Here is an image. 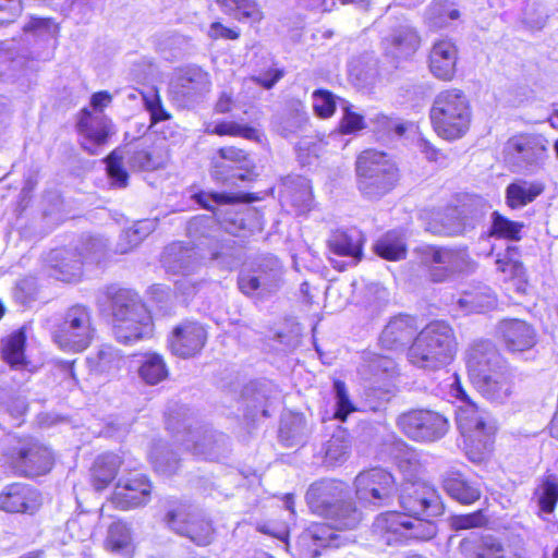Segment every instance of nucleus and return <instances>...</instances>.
Instances as JSON below:
<instances>
[{
  "label": "nucleus",
  "instance_id": "f257e3e1",
  "mask_svg": "<svg viewBox=\"0 0 558 558\" xmlns=\"http://www.w3.org/2000/svg\"><path fill=\"white\" fill-rule=\"evenodd\" d=\"M96 304L99 308L110 305L113 333L119 342L132 344L151 335V316L134 290L107 286L97 291Z\"/></svg>",
  "mask_w": 558,
  "mask_h": 558
},
{
  "label": "nucleus",
  "instance_id": "f03ea898",
  "mask_svg": "<svg viewBox=\"0 0 558 558\" xmlns=\"http://www.w3.org/2000/svg\"><path fill=\"white\" fill-rule=\"evenodd\" d=\"M343 483L336 480H320L306 492L310 510L340 529H355L362 520L361 512L352 501L345 500Z\"/></svg>",
  "mask_w": 558,
  "mask_h": 558
},
{
  "label": "nucleus",
  "instance_id": "7ed1b4c3",
  "mask_svg": "<svg viewBox=\"0 0 558 558\" xmlns=\"http://www.w3.org/2000/svg\"><path fill=\"white\" fill-rule=\"evenodd\" d=\"M456 340L452 328L445 322L436 320L426 325L413 339L408 349L409 362L423 369H439L453 359Z\"/></svg>",
  "mask_w": 558,
  "mask_h": 558
},
{
  "label": "nucleus",
  "instance_id": "20e7f679",
  "mask_svg": "<svg viewBox=\"0 0 558 558\" xmlns=\"http://www.w3.org/2000/svg\"><path fill=\"white\" fill-rule=\"evenodd\" d=\"M451 393L462 402L457 410V425L462 435L475 448V451L471 449L468 452L469 458L474 462H481L490 450V436L496 430L495 422L487 412L480 410L470 400L457 375L451 384Z\"/></svg>",
  "mask_w": 558,
  "mask_h": 558
},
{
  "label": "nucleus",
  "instance_id": "39448f33",
  "mask_svg": "<svg viewBox=\"0 0 558 558\" xmlns=\"http://www.w3.org/2000/svg\"><path fill=\"white\" fill-rule=\"evenodd\" d=\"M399 469L407 477L400 495L397 496L403 510L400 514L405 517L423 515L427 518L440 515L444 511V506L436 489L425 482L414 480L421 469L415 454L409 453L408 458L400 459Z\"/></svg>",
  "mask_w": 558,
  "mask_h": 558
},
{
  "label": "nucleus",
  "instance_id": "423d86ee",
  "mask_svg": "<svg viewBox=\"0 0 558 558\" xmlns=\"http://www.w3.org/2000/svg\"><path fill=\"white\" fill-rule=\"evenodd\" d=\"M429 117L438 136L454 141L468 132L472 113L464 93L452 88L442 90L435 97Z\"/></svg>",
  "mask_w": 558,
  "mask_h": 558
},
{
  "label": "nucleus",
  "instance_id": "0eeeda50",
  "mask_svg": "<svg viewBox=\"0 0 558 558\" xmlns=\"http://www.w3.org/2000/svg\"><path fill=\"white\" fill-rule=\"evenodd\" d=\"M357 187L369 199L380 198L398 181L396 163L387 154L375 149L362 151L355 162Z\"/></svg>",
  "mask_w": 558,
  "mask_h": 558
},
{
  "label": "nucleus",
  "instance_id": "6e6552de",
  "mask_svg": "<svg viewBox=\"0 0 558 558\" xmlns=\"http://www.w3.org/2000/svg\"><path fill=\"white\" fill-rule=\"evenodd\" d=\"M423 515L405 517L398 511H388L377 515L373 523V533L386 545H399L409 539H429L437 533L432 520Z\"/></svg>",
  "mask_w": 558,
  "mask_h": 558
},
{
  "label": "nucleus",
  "instance_id": "1a4fd4ad",
  "mask_svg": "<svg viewBox=\"0 0 558 558\" xmlns=\"http://www.w3.org/2000/svg\"><path fill=\"white\" fill-rule=\"evenodd\" d=\"M504 156L513 172L537 174L549 158L547 141L539 134L514 135L507 141Z\"/></svg>",
  "mask_w": 558,
  "mask_h": 558
},
{
  "label": "nucleus",
  "instance_id": "9d476101",
  "mask_svg": "<svg viewBox=\"0 0 558 558\" xmlns=\"http://www.w3.org/2000/svg\"><path fill=\"white\" fill-rule=\"evenodd\" d=\"M52 337L62 350L73 352L85 350L94 337L88 307L80 304L69 307L62 320L54 327Z\"/></svg>",
  "mask_w": 558,
  "mask_h": 558
},
{
  "label": "nucleus",
  "instance_id": "9b49d317",
  "mask_svg": "<svg viewBox=\"0 0 558 558\" xmlns=\"http://www.w3.org/2000/svg\"><path fill=\"white\" fill-rule=\"evenodd\" d=\"M165 522L171 531L198 546L209 545L213 541L214 529L210 521L186 502L171 501Z\"/></svg>",
  "mask_w": 558,
  "mask_h": 558
},
{
  "label": "nucleus",
  "instance_id": "f8f14e48",
  "mask_svg": "<svg viewBox=\"0 0 558 558\" xmlns=\"http://www.w3.org/2000/svg\"><path fill=\"white\" fill-rule=\"evenodd\" d=\"M354 486L357 500L365 507H390L398 496L395 477L381 468L360 472Z\"/></svg>",
  "mask_w": 558,
  "mask_h": 558
},
{
  "label": "nucleus",
  "instance_id": "ddd939ff",
  "mask_svg": "<svg viewBox=\"0 0 558 558\" xmlns=\"http://www.w3.org/2000/svg\"><path fill=\"white\" fill-rule=\"evenodd\" d=\"M397 426L408 438L420 442L437 441L447 434L449 428L444 415L423 409L400 414Z\"/></svg>",
  "mask_w": 558,
  "mask_h": 558
},
{
  "label": "nucleus",
  "instance_id": "4468645a",
  "mask_svg": "<svg viewBox=\"0 0 558 558\" xmlns=\"http://www.w3.org/2000/svg\"><path fill=\"white\" fill-rule=\"evenodd\" d=\"M420 256L422 263L430 267L429 275L434 282H442L456 272L472 268V259L465 250L425 245L420 248Z\"/></svg>",
  "mask_w": 558,
  "mask_h": 558
},
{
  "label": "nucleus",
  "instance_id": "2eb2a0df",
  "mask_svg": "<svg viewBox=\"0 0 558 558\" xmlns=\"http://www.w3.org/2000/svg\"><path fill=\"white\" fill-rule=\"evenodd\" d=\"M52 453L44 444L34 438L21 439L12 448L10 464L16 474L35 477L50 471Z\"/></svg>",
  "mask_w": 558,
  "mask_h": 558
},
{
  "label": "nucleus",
  "instance_id": "dca6fc26",
  "mask_svg": "<svg viewBox=\"0 0 558 558\" xmlns=\"http://www.w3.org/2000/svg\"><path fill=\"white\" fill-rule=\"evenodd\" d=\"M207 341V332L203 325L196 322H183L178 325L168 339L172 354L190 359L197 355Z\"/></svg>",
  "mask_w": 558,
  "mask_h": 558
},
{
  "label": "nucleus",
  "instance_id": "f3484780",
  "mask_svg": "<svg viewBox=\"0 0 558 558\" xmlns=\"http://www.w3.org/2000/svg\"><path fill=\"white\" fill-rule=\"evenodd\" d=\"M77 130L82 140V147L90 155H99L102 146L112 133L111 121L102 112L82 110L77 122Z\"/></svg>",
  "mask_w": 558,
  "mask_h": 558
},
{
  "label": "nucleus",
  "instance_id": "a211bd4d",
  "mask_svg": "<svg viewBox=\"0 0 558 558\" xmlns=\"http://www.w3.org/2000/svg\"><path fill=\"white\" fill-rule=\"evenodd\" d=\"M496 335L506 349L513 353L531 350L537 342V332L527 322L519 318H504L496 325Z\"/></svg>",
  "mask_w": 558,
  "mask_h": 558
},
{
  "label": "nucleus",
  "instance_id": "6ab92c4d",
  "mask_svg": "<svg viewBox=\"0 0 558 558\" xmlns=\"http://www.w3.org/2000/svg\"><path fill=\"white\" fill-rule=\"evenodd\" d=\"M363 242L362 232L355 228L333 231L327 241L330 252L338 256L349 257L350 262L344 263L330 258L332 267L342 271L348 266H355L363 256Z\"/></svg>",
  "mask_w": 558,
  "mask_h": 558
},
{
  "label": "nucleus",
  "instance_id": "aec40b11",
  "mask_svg": "<svg viewBox=\"0 0 558 558\" xmlns=\"http://www.w3.org/2000/svg\"><path fill=\"white\" fill-rule=\"evenodd\" d=\"M151 495V484L146 475L136 473L119 480L112 502L121 510L146 505Z\"/></svg>",
  "mask_w": 558,
  "mask_h": 558
},
{
  "label": "nucleus",
  "instance_id": "412c9836",
  "mask_svg": "<svg viewBox=\"0 0 558 558\" xmlns=\"http://www.w3.org/2000/svg\"><path fill=\"white\" fill-rule=\"evenodd\" d=\"M506 366L495 344L489 340L474 342L466 352V367L471 381Z\"/></svg>",
  "mask_w": 558,
  "mask_h": 558
},
{
  "label": "nucleus",
  "instance_id": "4be33fe9",
  "mask_svg": "<svg viewBox=\"0 0 558 558\" xmlns=\"http://www.w3.org/2000/svg\"><path fill=\"white\" fill-rule=\"evenodd\" d=\"M40 506V494L25 483L5 485L0 493V510L8 513L34 512Z\"/></svg>",
  "mask_w": 558,
  "mask_h": 558
},
{
  "label": "nucleus",
  "instance_id": "5701e85b",
  "mask_svg": "<svg viewBox=\"0 0 558 558\" xmlns=\"http://www.w3.org/2000/svg\"><path fill=\"white\" fill-rule=\"evenodd\" d=\"M190 438L182 439L186 450L208 460H218L229 452V438L227 435L205 429L204 432L187 430Z\"/></svg>",
  "mask_w": 558,
  "mask_h": 558
},
{
  "label": "nucleus",
  "instance_id": "b1692460",
  "mask_svg": "<svg viewBox=\"0 0 558 558\" xmlns=\"http://www.w3.org/2000/svg\"><path fill=\"white\" fill-rule=\"evenodd\" d=\"M513 379V374L504 366L472 383L476 390L487 400L504 403L514 391Z\"/></svg>",
  "mask_w": 558,
  "mask_h": 558
},
{
  "label": "nucleus",
  "instance_id": "393cba45",
  "mask_svg": "<svg viewBox=\"0 0 558 558\" xmlns=\"http://www.w3.org/2000/svg\"><path fill=\"white\" fill-rule=\"evenodd\" d=\"M209 88V75L198 66H189L183 69L177 78L170 84L171 94L182 100H193L207 93Z\"/></svg>",
  "mask_w": 558,
  "mask_h": 558
},
{
  "label": "nucleus",
  "instance_id": "a878e982",
  "mask_svg": "<svg viewBox=\"0 0 558 558\" xmlns=\"http://www.w3.org/2000/svg\"><path fill=\"white\" fill-rule=\"evenodd\" d=\"M83 262L72 248L52 250L47 257L50 277L64 282L76 281L82 275Z\"/></svg>",
  "mask_w": 558,
  "mask_h": 558
},
{
  "label": "nucleus",
  "instance_id": "bb28decb",
  "mask_svg": "<svg viewBox=\"0 0 558 558\" xmlns=\"http://www.w3.org/2000/svg\"><path fill=\"white\" fill-rule=\"evenodd\" d=\"M420 36L410 24H400L383 40L386 54L395 59H407L420 47Z\"/></svg>",
  "mask_w": 558,
  "mask_h": 558
},
{
  "label": "nucleus",
  "instance_id": "cd10ccee",
  "mask_svg": "<svg viewBox=\"0 0 558 558\" xmlns=\"http://www.w3.org/2000/svg\"><path fill=\"white\" fill-rule=\"evenodd\" d=\"M417 331L416 319L410 315H397L390 318L380 333L383 348L396 350L407 345Z\"/></svg>",
  "mask_w": 558,
  "mask_h": 558
},
{
  "label": "nucleus",
  "instance_id": "c85d7f7f",
  "mask_svg": "<svg viewBox=\"0 0 558 558\" xmlns=\"http://www.w3.org/2000/svg\"><path fill=\"white\" fill-rule=\"evenodd\" d=\"M458 50L450 40H439L434 44L429 53V70L442 81H451L456 74Z\"/></svg>",
  "mask_w": 558,
  "mask_h": 558
},
{
  "label": "nucleus",
  "instance_id": "c756f323",
  "mask_svg": "<svg viewBox=\"0 0 558 558\" xmlns=\"http://www.w3.org/2000/svg\"><path fill=\"white\" fill-rule=\"evenodd\" d=\"M208 254L209 259L221 270L232 271L242 263V247L231 239L210 243Z\"/></svg>",
  "mask_w": 558,
  "mask_h": 558
},
{
  "label": "nucleus",
  "instance_id": "7c9ffc66",
  "mask_svg": "<svg viewBox=\"0 0 558 558\" xmlns=\"http://www.w3.org/2000/svg\"><path fill=\"white\" fill-rule=\"evenodd\" d=\"M163 263L168 271L183 276L193 272L199 266L196 252L181 244L167 247Z\"/></svg>",
  "mask_w": 558,
  "mask_h": 558
},
{
  "label": "nucleus",
  "instance_id": "2f4dec72",
  "mask_svg": "<svg viewBox=\"0 0 558 558\" xmlns=\"http://www.w3.org/2000/svg\"><path fill=\"white\" fill-rule=\"evenodd\" d=\"M544 183L538 181L529 182L525 180H520L510 183L506 187V204L511 209L522 208L525 205L532 203L544 192Z\"/></svg>",
  "mask_w": 558,
  "mask_h": 558
},
{
  "label": "nucleus",
  "instance_id": "473e14b6",
  "mask_svg": "<svg viewBox=\"0 0 558 558\" xmlns=\"http://www.w3.org/2000/svg\"><path fill=\"white\" fill-rule=\"evenodd\" d=\"M121 458L112 452L99 456L90 470L92 484L96 490L105 489L117 476Z\"/></svg>",
  "mask_w": 558,
  "mask_h": 558
},
{
  "label": "nucleus",
  "instance_id": "72a5a7b5",
  "mask_svg": "<svg viewBox=\"0 0 558 558\" xmlns=\"http://www.w3.org/2000/svg\"><path fill=\"white\" fill-rule=\"evenodd\" d=\"M496 304V298L487 287H480L471 291H465L457 300V305L465 314L483 313L494 308Z\"/></svg>",
  "mask_w": 558,
  "mask_h": 558
},
{
  "label": "nucleus",
  "instance_id": "f704fd0d",
  "mask_svg": "<svg viewBox=\"0 0 558 558\" xmlns=\"http://www.w3.org/2000/svg\"><path fill=\"white\" fill-rule=\"evenodd\" d=\"M442 486L450 497L461 504H472L481 496L478 488L457 472L447 473L444 476Z\"/></svg>",
  "mask_w": 558,
  "mask_h": 558
},
{
  "label": "nucleus",
  "instance_id": "c9c22d12",
  "mask_svg": "<svg viewBox=\"0 0 558 558\" xmlns=\"http://www.w3.org/2000/svg\"><path fill=\"white\" fill-rule=\"evenodd\" d=\"M336 530H341L340 527L335 526L331 520H328L327 523H315L312 524L301 536V542L306 543L307 541H313L316 546L313 549V554L317 556L318 549L317 547L326 548V547H339L340 546V535L336 533Z\"/></svg>",
  "mask_w": 558,
  "mask_h": 558
},
{
  "label": "nucleus",
  "instance_id": "e433bc0d",
  "mask_svg": "<svg viewBox=\"0 0 558 558\" xmlns=\"http://www.w3.org/2000/svg\"><path fill=\"white\" fill-rule=\"evenodd\" d=\"M87 363L92 372L113 375L124 365V357L118 349L106 344L89 356Z\"/></svg>",
  "mask_w": 558,
  "mask_h": 558
},
{
  "label": "nucleus",
  "instance_id": "4c0bfd02",
  "mask_svg": "<svg viewBox=\"0 0 558 558\" xmlns=\"http://www.w3.org/2000/svg\"><path fill=\"white\" fill-rule=\"evenodd\" d=\"M254 271L258 279H260L263 294L268 296L279 290L282 281L283 268L278 258L274 256L265 257Z\"/></svg>",
  "mask_w": 558,
  "mask_h": 558
},
{
  "label": "nucleus",
  "instance_id": "58836bf2",
  "mask_svg": "<svg viewBox=\"0 0 558 558\" xmlns=\"http://www.w3.org/2000/svg\"><path fill=\"white\" fill-rule=\"evenodd\" d=\"M25 342L26 335L23 328L2 340V357L12 368L20 369L26 366Z\"/></svg>",
  "mask_w": 558,
  "mask_h": 558
},
{
  "label": "nucleus",
  "instance_id": "ea45409f",
  "mask_svg": "<svg viewBox=\"0 0 558 558\" xmlns=\"http://www.w3.org/2000/svg\"><path fill=\"white\" fill-rule=\"evenodd\" d=\"M126 162L133 170L151 171L160 167L161 161L153 154L144 140L131 144L125 151Z\"/></svg>",
  "mask_w": 558,
  "mask_h": 558
},
{
  "label": "nucleus",
  "instance_id": "a19ab883",
  "mask_svg": "<svg viewBox=\"0 0 558 558\" xmlns=\"http://www.w3.org/2000/svg\"><path fill=\"white\" fill-rule=\"evenodd\" d=\"M137 372L140 378L151 386L165 380L169 375L163 357L157 353L144 354Z\"/></svg>",
  "mask_w": 558,
  "mask_h": 558
},
{
  "label": "nucleus",
  "instance_id": "79ce46f5",
  "mask_svg": "<svg viewBox=\"0 0 558 558\" xmlns=\"http://www.w3.org/2000/svg\"><path fill=\"white\" fill-rule=\"evenodd\" d=\"M308 123L307 112L300 104L289 109L276 123V131L283 137L304 132Z\"/></svg>",
  "mask_w": 558,
  "mask_h": 558
},
{
  "label": "nucleus",
  "instance_id": "37998d69",
  "mask_svg": "<svg viewBox=\"0 0 558 558\" xmlns=\"http://www.w3.org/2000/svg\"><path fill=\"white\" fill-rule=\"evenodd\" d=\"M351 449L350 435L345 429H338L325 445V462L329 465L343 463Z\"/></svg>",
  "mask_w": 558,
  "mask_h": 558
},
{
  "label": "nucleus",
  "instance_id": "c03bdc74",
  "mask_svg": "<svg viewBox=\"0 0 558 558\" xmlns=\"http://www.w3.org/2000/svg\"><path fill=\"white\" fill-rule=\"evenodd\" d=\"M378 256L388 260H399L405 257L407 246L402 234L398 231H389L375 244Z\"/></svg>",
  "mask_w": 558,
  "mask_h": 558
},
{
  "label": "nucleus",
  "instance_id": "a18cd8bd",
  "mask_svg": "<svg viewBox=\"0 0 558 558\" xmlns=\"http://www.w3.org/2000/svg\"><path fill=\"white\" fill-rule=\"evenodd\" d=\"M460 12L452 8L449 0H436L429 4L425 13V20L433 29H439L448 25L449 21L457 20Z\"/></svg>",
  "mask_w": 558,
  "mask_h": 558
},
{
  "label": "nucleus",
  "instance_id": "49530a36",
  "mask_svg": "<svg viewBox=\"0 0 558 558\" xmlns=\"http://www.w3.org/2000/svg\"><path fill=\"white\" fill-rule=\"evenodd\" d=\"M74 252L77 253L83 264H99L107 256V242L98 236L82 238L80 245L74 248Z\"/></svg>",
  "mask_w": 558,
  "mask_h": 558
},
{
  "label": "nucleus",
  "instance_id": "de8ad7c7",
  "mask_svg": "<svg viewBox=\"0 0 558 558\" xmlns=\"http://www.w3.org/2000/svg\"><path fill=\"white\" fill-rule=\"evenodd\" d=\"M523 228V222L510 220L498 211H494L492 214V225L488 233L490 236L519 241L521 240V232Z\"/></svg>",
  "mask_w": 558,
  "mask_h": 558
},
{
  "label": "nucleus",
  "instance_id": "09e8293b",
  "mask_svg": "<svg viewBox=\"0 0 558 558\" xmlns=\"http://www.w3.org/2000/svg\"><path fill=\"white\" fill-rule=\"evenodd\" d=\"M533 498L542 512L551 513L558 501V482L556 477L554 475L546 476L535 488Z\"/></svg>",
  "mask_w": 558,
  "mask_h": 558
},
{
  "label": "nucleus",
  "instance_id": "8fccbe9b",
  "mask_svg": "<svg viewBox=\"0 0 558 558\" xmlns=\"http://www.w3.org/2000/svg\"><path fill=\"white\" fill-rule=\"evenodd\" d=\"M428 230L439 235H458L466 230L457 208H450L442 217L429 223Z\"/></svg>",
  "mask_w": 558,
  "mask_h": 558
},
{
  "label": "nucleus",
  "instance_id": "3c124183",
  "mask_svg": "<svg viewBox=\"0 0 558 558\" xmlns=\"http://www.w3.org/2000/svg\"><path fill=\"white\" fill-rule=\"evenodd\" d=\"M280 441L287 447L301 445L306 438V426L302 416H292L281 423Z\"/></svg>",
  "mask_w": 558,
  "mask_h": 558
},
{
  "label": "nucleus",
  "instance_id": "603ef678",
  "mask_svg": "<svg viewBox=\"0 0 558 558\" xmlns=\"http://www.w3.org/2000/svg\"><path fill=\"white\" fill-rule=\"evenodd\" d=\"M518 248L508 246L502 257L497 258V270L505 275V279L521 280L525 275V268L521 262L515 258Z\"/></svg>",
  "mask_w": 558,
  "mask_h": 558
},
{
  "label": "nucleus",
  "instance_id": "864d4df0",
  "mask_svg": "<svg viewBox=\"0 0 558 558\" xmlns=\"http://www.w3.org/2000/svg\"><path fill=\"white\" fill-rule=\"evenodd\" d=\"M150 459L155 470L165 475L174 474L180 466L177 453L165 447H155L150 452Z\"/></svg>",
  "mask_w": 558,
  "mask_h": 558
},
{
  "label": "nucleus",
  "instance_id": "5fc2aeb1",
  "mask_svg": "<svg viewBox=\"0 0 558 558\" xmlns=\"http://www.w3.org/2000/svg\"><path fill=\"white\" fill-rule=\"evenodd\" d=\"M211 166V177L217 182L234 184L235 180H246L247 175L243 173L241 168L219 157L213 158Z\"/></svg>",
  "mask_w": 558,
  "mask_h": 558
},
{
  "label": "nucleus",
  "instance_id": "6e6d98bb",
  "mask_svg": "<svg viewBox=\"0 0 558 558\" xmlns=\"http://www.w3.org/2000/svg\"><path fill=\"white\" fill-rule=\"evenodd\" d=\"M107 543L112 551L129 550L132 543L129 525L122 521L113 522L108 530Z\"/></svg>",
  "mask_w": 558,
  "mask_h": 558
},
{
  "label": "nucleus",
  "instance_id": "4d7b16f0",
  "mask_svg": "<svg viewBox=\"0 0 558 558\" xmlns=\"http://www.w3.org/2000/svg\"><path fill=\"white\" fill-rule=\"evenodd\" d=\"M466 558H507V549L499 538L488 535L482 538Z\"/></svg>",
  "mask_w": 558,
  "mask_h": 558
},
{
  "label": "nucleus",
  "instance_id": "13d9d810",
  "mask_svg": "<svg viewBox=\"0 0 558 558\" xmlns=\"http://www.w3.org/2000/svg\"><path fill=\"white\" fill-rule=\"evenodd\" d=\"M333 393L336 401L333 417L344 422L350 413L356 411V408L350 400L345 384L343 381L335 380Z\"/></svg>",
  "mask_w": 558,
  "mask_h": 558
},
{
  "label": "nucleus",
  "instance_id": "bf43d9fd",
  "mask_svg": "<svg viewBox=\"0 0 558 558\" xmlns=\"http://www.w3.org/2000/svg\"><path fill=\"white\" fill-rule=\"evenodd\" d=\"M339 106L343 111L340 122V131L344 134H351L365 128L362 114L353 111V106L345 99L339 98Z\"/></svg>",
  "mask_w": 558,
  "mask_h": 558
},
{
  "label": "nucleus",
  "instance_id": "052dcab7",
  "mask_svg": "<svg viewBox=\"0 0 558 558\" xmlns=\"http://www.w3.org/2000/svg\"><path fill=\"white\" fill-rule=\"evenodd\" d=\"M312 99L313 109L318 117L329 118L333 114L337 107V100L332 93L325 89H316L312 94Z\"/></svg>",
  "mask_w": 558,
  "mask_h": 558
},
{
  "label": "nucleus",
  "instance_id": "680f3d73",
  "mask_svg": "<svg viewBox=\"0 0 558 558\" xmlns=\"http://www.w3.org/2000/svg\"><path fill=\"white\" fill-rule=\"evenodd\" d=\"M123 156L113 150L106 159L107 172L116 187H125L128 185L129 174L122 166Z\"/></svg>",
  "mask_w": 558,
  "mask_h": 558
},
{
  "label": "nucleus",
  "instance_id": "e2e57ef3",
  "mask_svg": "<svg viewBox=\"0 0 558 558\" xmlns=\"http://www.w3.org/2000/svg\"><path fill=\"white\" fill-rule=\"evenodd\" d=\"M213 134L217 135H230V136H240L247 140H254L258 136V131L252 126L243 125L238 122H220L217 123L211 131Z\"/></svg>",
  "mask_w": 558,
  "mask_h": 558
},
{
  "label": "nucleus",
  "instance_id": "0e129e2a",
  "mask_svg": "<svg viewBox=\"0 0 558 558\" xmlns=\"http://www.w3.org/2000/svg\"><path fill=\"white\" fill-rule=\"evenodd\" d=\"M217 228L214 216H197L189 221L186 230L190 236L198 239L211 236Z\"/></svg>",
  "mask_w": 558,
  "mask_h": 558
},
{
  "label": "nucleus",
  "instance_id": "69168bd1",
  "mask_svg": "<svg viewBox=\"0 0 558 558\" xmlns=\"http://www.w3.org/2000/svg\"><path fill=\"white\" fill-rule=\"evenodd\" d=\"M487 210V204L482 197H473L470 204H464L461 214L463 221L466 222V228H474L475 223L481 221Z\"/></svg>",
  "mask_w": 558,
  "mask_h": 558
},
{
  "label": "nucleus",
  "instance_id": "338daca9",
  "mask_svg": "<svg viewBox=\"0 0 558 558\" xmlns=\"http://www.w3.org/2000/svg\"><path fill=\"white\" fill-rule=\"evenodd\" d=\"M486 523L487 519L482 510L468 514H457L450 518V526L454 531L482 527Z\"/></svg>",
  "mask_w": 558,
  "mask_h": 558
},
{
  "label": "nucleus",
  "instance_id": "774afa93",
  "mask_svg": "<svg viewBox=\"0 0 558 558\" xmlns=\"http://www.w3.org/2000/svg\"><path fill=\"white\" fill-rule=\"evenodd\" d=\"M57 24L51 19L31 16L23 31L38 37H52L57 33Z\"/></svg>",
  "mask_w": 558,
  "mask_h": 558
}]
</instances>
